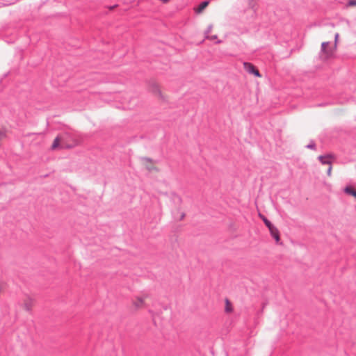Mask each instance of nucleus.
Instances as JSON below:
<instances>
[{
	"label": "nucleus",
	"mask_w": 356,
	"mask_h": 356,
	"mask_svg": "<svg viewBox=\"0 0 356 356\" xmlns=\"http://www.w3.org/2000/svg\"><path fill=\"white\" fill-rule=\"evenodd\" d=\"M147 91L160 103H166L170 96L163 90L161 84L155 80H149L147 86Z\"/></svg>",
	"instance_id": "1"
},
{
	"label": "nucleus",
	"mask_w": 356,
	"mask_h": 356,
	"mask_svg": "<svg viewBox=\"0 0 356 356\" xmlns=\"http://www.w3.org/2000/svg\"><path fill=\"white\" fill-rule=\"evenodd\" d=\"M79 144L80 143L78 140L72 139L71 141H67L60 136H57L53 141L51 149H70L78 146Z\"/></svg>",
	"instance_id": "2"
},
{
	"label": "nucleus",
	"mask_w": 356,
	"mask_h": 356,
	"mask_svg": "<svg viewBox=\"0 0 356 356\" xmlns=\"http://www.w3.org/2000/svg\"><path fill=\"white\" fill-rule=\"evenodd\" d=\"M336 47L331 45L328 42H324L321 44V58L323 60H327L331 58L335 51Z\"/></svg>",
	"instance_id": "3"
},
{
	"label": "nucleus",
	"mask_w": 356,
	"mask_h": 356,
	"mask_svg": "<svg viewBox=\"0 0 356 356\" xmlns=\"http://www.w3.org/2000/svg\"><path fill=\"white\" fill-rule=\"evenodd\" d=\"M148 296L147 295H140L136 296L131 300V307L134 310H140L146 307V300Z\"/></svg>",
	"instance_id": "4"
},
{
	"label": "nucleus",
	"mask_w": 356,
	"mask_h": 356,
	"mask_svg": "<svg viewBox=\"0 0 356 356\" xmlns=\"http://www.w3.org/2000/svg\"><path fill=\"white\" fill-rule=\"evenodd\" d=\"M141 163L143 167L149 172L158 170V168H156L154 162L149 158H143L141 160Z\"/></svg>",
	"instance_id": "5"
},
{
	"label": "nucleus",
	"mask_w": 356,
	"mask_h": 356,
	"mask_svg": "<svg viewBox=\"0 0 356 356\" xmlns=\"http://www.w3.org/2000/svg\"><path fill=\"white\" fill-rule=\"evenodd\" d=\"M244 69L250 74H252L254 76L257 77H261V74L259 72V70L252 64L250 63H243Z\"/></svg>",
	"instance_id": "6"
},
{
	"label": "nucleus",
	"mask_w": 356,
	"mask_h": 356,
	"mask_svg": "<svg viewBox=\"0 0 356 356\" xmlns=\"http://www.w3.org/2000/svg\"><path fill=\"white\" fill-rule=\"evenodd\" d=\"M213 29V24H210L208 26L207 31V35L206 36V38L211 41H214L217 44L221 43L222 41L218 38V36L216 34H213V35L210 34V33L211 32Z\"/></svg>",
	"instance_id": "7"
},
{
	"label": "nucleus",
	"mask_w": 356,
	"mask_h": 356,
	"mask_svg": "<svg viewBox=\"0 0 356 356\" xmlns=\"http://www.w3.org/2000/svg\"><path fill=\"white\" fill-rule=\"evenodd\" d=\"M209 1H204L202 2L198 6L194 8V12L197 15L202 14L204 9L209 6Z\"/></svg>",
	"instance_id": "8"
},
{
	"label": "nucleus",
	"mask_w": 356,
	"mask_h": 356,
	"mask_svg": "<svg viewBox=\"0 0 356 356\" xmlns=\"http://www.w3.org/2000/svg\"><path fill=\"white\" fill-rule=\"evenodd\" d=\"M268 229L270 231L271 236L275 238L276 242L279 243L280 241L279 230L274 225L269 227Z\"/></svg>",
	"instance_id": "9"
},
{
	"label": "nucleus",
	"mask_w": 356,
	"mask_h": 356,
	"mask_svg": "<svg viewBox=\"0 0 356 356\" xmlns=\"http://www.w3.org/2000/svg\"><path fill=\"white\" fill-rule=\"evenodd\" d=\"M318 159L323 165H330L332 164V156L331 155H323V156H319L318 157Z\"/></svg>",
	"instance_id": "10"
},
{
	"label": "nucleus",
	"mask_w": 356,
	"mask_h": 356,
	"mask_svg": "<svg viewBox=\"0 0 356 356\" xmlns=\"http://www.w3.org/2000/svg\"><path fill=\"white\" fill-rule=\"evenodd\" d=\"M34 305V301L31 298H26L23 302V308L26 311H30Z\"/></svg>",
	"instance_id": "11"
},
{
	"label": "nucleus",
	"mask_w": 356,
	"mask_h": 356,
	"mask_svg": "<svg viewBox=\"0 0 356 356\" xmlns=\"http://www.w3.org/2000/svg\"><path fill=\"white\" fill-rule=\"evenodd\" d=\"M172 199L173 204H175V206L179 207L182 203L181 197L177 195L172 194Z\"/></svg>",
	"instance_id": "12"
},
{
	"label": "nucleus",
	"mask_w": 356,
	"mask_h": 356,
	"mask_svg": "<svg viewBox=\"0 0 356 356\" xmlns=\"http://www.w3.org/2000/svg\"><path fill=\"white\" fill-rule=\"evenodd\" d=\"M345 192L356 198V191L351 186L345 188Z\"/></svg>",
	"instance_id": "13"
},
{
	"label": "nucleus",
	"mask_w": 356,
	"mask_h": 356,
	"mask_svg": "<svg viewBox=\"0 0 356 356\" xmlns=\"http://www.w3.org/2000/svg\"><path fill=\"white\" fill-rule=\"evenodd\" d=\"M225 310L227 313H231L233 311V307L231 302L228 300H225Z\"/></svg>",
	"instance_id": "14"
},
{
	"label": "nucleus",
	"mask_w": 356,
	"mask_h": 356,
	"mask_svg": "<svg viewBox=\"0 0 356 356\" xmlns=\"http://www.w3.org/2000/svg\"><path fill=\"white\" fill-rule=\"evenodd\" d=\"M260 217L262 218V220H264L265 225L268 227V228L273 226L272 223L266 217H264L263 216H260Z\"/></svg>",
	"instance_id": "15"
},
{
	"label": "nucleus",
	"mask_w": 356,
	"mask_h": 356,
	"mask_svg": "<svg viewBox=\"0 0 356 356\" xmlns=\"http://www.w3.org/2000/svg\"><path fill=\"white\" fill-rule=\"evenodd\" d=\"M332 164H331L330 165H328V169H327V174L328 177H331L332 176Z\"/></svg>",
	"instance_id": "16"
},
{
	"label": "nucleus",
	"mask_w": 356,
	"mask_h": 356,
	"mask_svg": "<svg viewBox=\"0 0 356 356\" xmlns=\"http://www.w3.org/2000/svg\"><path fill=\"white\" fill-rule=\"evenodd\" d=\"M338 39H339V33H337L335 35V40H334V47H337V42H338Z\"/></svg>",
	"instance_id": "17"
},
{
	"label": "nucleus",
	"mask_w": 356,
	"mask_h": 356,
	"mask_svg": "<svg viewBox=\"0 0 356 356\" xmlns=\"http://www.w3.org/2000/svg\"><path fill=\"white\" fill-rule=\"evenodd\" d=\"M184 217H185V213L183 211H181L180 213L179 216L178 217V219L181 220H183L184 218Z\"/></svg>",
	"instance_id": "18"
},
{
	"label": "nucleus",
	"mask_w": 356,
	"mask_h": 356,
	"mask_svg": "<svg viewBox=\"0 0 356 356\" xmlns=\"http://www.w3.org/2000/svg\"><path fill=\"white\" fill-rule=\"evenodd\" d=\"M6 137V134L3 131H0V140Z\"/></svg>",
	"instance_id": "19"
},
{
	"label": "nucleus",
	"mask_w": 356,
	"mask_h": 356,
	"mask_svg": "<svg viewBox=\"0 0 356 356\" xmlns=\"http://www.w3.org/2000/svg\"><path fill=\"white\" fill-rule=\"evenodd\" d=\"M349 5L351 6H356V0H351L349 1Z\"/></svg>",
	"instance_id": "20"
},
{
	"label": "nucleus",
	"mask_w": 356,
	"mask_h": 356,
	"mask_svg": "<svg viewBox=\"0 0 356 356\" xmlns=\"http://www.w3.org/2000/svg\"><path fill=\"white\" fill-rule=\"evenodd\" d=\"M161 2H162L163 3H168L170 0H159Z\"/></svg>",
	"instance_id": "21"
}]
</instances>
